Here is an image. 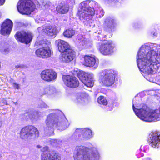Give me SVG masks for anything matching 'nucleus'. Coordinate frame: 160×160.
Wrapping results in <instances>:
<instances>
[{
  "label": "nucleus",
  "mask_w": 160,
  "mask_h": 160,
  "mask_svg": "<svg viewBox=\"0 0 160 160\" xmlns=\"http://www.w3.org/2000/svg\"><path fill=\"white\" fill-rule=\"evenodd\" d=\"M13 86L14 88L17 89L19 88V84L16 83H13Z\"/></svg>",
  "instance_id": "nucleus-37"
},
{
  "label": "nucleus",
  "mask_w": 160,
  "mask_h": 160,
  "mask_svg": "<svg viewBox=\"0 0 160 160\" xmlns=\"http://www.w3.org/2000/svg\"><path fill=\"white\" fill-rule=\"evenodd\" d=\"M41 78L43 81L50 82L55 80L57 77V73L51 69H46L42 71L40 74Z\"/></svg>",
  "instance_id": "nucleus-12"
},
{
  "label": "nucleus",
  "mask_w": 160,
  "mask_h": 160,
  "mask_svg": "<svg viewBox=\"0 0 160 160\" xmlns=\"http://www.w3.org/2000/svg\"><path fill=\"white\" fill-rule=\"evenodd\" d=\"M157 33L156 30L152 31L151 32V35L153 36H156Z\"/></svg>",
  "instance_id": "nucleus-36"
},
{
  "label": "nucleus",
  "mask_w": 160,
  "mask_h": 160,
  "mask_svg": "<svg viewBox=\"0 0 160 160\" xmlns=\"http://www.w3.org/2000/svg\"><path fill=\"white\" fill-rule=\"evenodd\" d=\"M13 27L12 22L8 19L2 23L0 31V34L2 35H9L10 34Z\"/></svg>",
  "instance_id": "nucleus-16"
},
{
  "label": "nucleus",
  "mask_w": 160,
  "mask_h": 160,
  "mask_svg": "<svg viewBox=\"0 0 160 160\" xmlns=\"http://www.w3.org/2000/svg\"><path fill=\"white\" fill-rule=\"evenodd\" d=\"M41 108H47L48 106L43 102L42 101L40 104L39 105Z\"/></svg>",
  "instance_id": "nucleus-35"
},
{
  "label": "nucleus",
  "mask_w": 160,
  "mask_h": 160,
  "mask_svg": "<svg viewBox=\"0 0 160 160\" xmlns=\"http://www.w3.org/2000/svg\"><path fill=\"white\" fill-rule=\"evenodd\" d=\"M61 114L62 115L61 111L56 110L48 116L46 121V126L44 128L46 132L52 131V125L60 130H63L68 128L69 124L65 117L63 115L62 117H59Z\"/></svg>",
  "instance_id": "nucleus-3"
},
{
  "label": "nucleus",
  "mask_w": 160,
  "mask_h": 160,
  "mask_svg": "<svg viewBox=\"0 0 160 160\" xmlns=\"http://www.w3.org/2000/svg\"><path fill=\"white\" fill-rule=\"evenodd\" d=\"M34 3L39 8L40 5L37 0H20L17 4V9L21 14L30 15L35 8Z\"/></svg>",
  "instance_id": "nucleus-6"
},
{
  "label": "nucleus",
  "mask_w": 160,
  "mask_h": 160,
  "mask_svg": "<svg viewBox=\"0 0 160 160\" xmlns=\"http://www.w3.org/2000/svg\"><path fill=\"white\" fill-rule=\"evenodd\" d=\"M98 102L99 104L103 106H106L108 104L107 100L103 96H100L98 98Z\"/></svg>",
  "instance_id": "nucleus-28"
},
{
  "label": "nucleus",
  "mask_w": 160,
  "mask_h": 160,
  "mask_svg": "<svg viewBox=\"0 0 160 160\" xmlns=\"http://www.w3.org/2000/svg\"><path fill=\"white\" fill-rule=\"evenodd\" d=\"M99 157V153L94 147L90 150L82 146L77 147L73 155L75 160H98Z\"/></svg>",
  "instance_id": "nucleus-4"
},
{
  "label": "nucleus",
  "mask_w": 160,
  "mask_h": 160,
  "mask_svg": "<svg viewBox=\"0 0 160 160\" xmlns=\"http://www.w3.org/2000/svg\"><path fill=\"white\" fill-rule=\"evenodd\" d=\"M74 135L76 136V139L78 138L89 139L92 136L91 130L88 128L77 129L74 133Z\"/></svg>",
  "instance_id": "nucleus-13"
},
{
  "label": "nucleus",
  "mask_w": 160,
  "mask_h": 160,
  "mask_svg": "<svg viewBox=\"0 0 160 160\" xmlns=\"http://www.w3.org/2000/svg\"><path fill=\"white\" fill-rule=\"evenodd\" d=\"M95 11H96V14L98 15L100 17H102L104 15V12L101 8L99 7L97 9V10Z\"/></svg>",
  "instance_id": "nucleus-30"
},
{
  "label": "nucleus",
  "mask_w": 160,
  "mask_h": 160,
  "mask_svg": "<svg viewBox=\"0 0 160 160\" xmlns=\"http://www.w3.org/2000/svg\"><path fill=\"white\" fill-rule=\"evenodd\" d=\"M37 112H34L32 111H30L28 113L29 117L31 119H36L37 118V117L35 115V114H37Z\"/></svg>",
  "instance_id": "nucleus-31"
},
{
  "label": "nucleus",
  "mask_w": 160,
  "mask_h": 160,
  "mask_svg": "<svg viewBox=\"0 0 160 160\" xmlns=\"http://www.w3.org/2000/svg\"><path fill=\"white\" fill-rule=\"evenodd\" d=\"M69 6L64 2H62L58 4L56 8L57 12L61 14H65L69 10Z\"/></svg>",
  "instance_id": "nucleus-24"
},
{
  "label": "nucleus",
  "mask_w": 160,
  "mask_h": 160,
  "mask_svg": "<svg viewBox=\"0 0 160 160\" xmlns=\"http://www.w3.org/2000/svg\"><path fill=\"white\" fill-rule=\"evenodd\" d=\"M5 0H0V6L2 5L4 3Z\"/></svg>",
  "instance_id": "nucleus-39"
},
{
  "label": "nucleus",
  "mask_w": 160,
  "mask_h": 160,
  "mask_svg": "<svg viewBox=\"0 0 160 160\" xmlns=\"http://www.w3.org/2000/svg\"><path fill=\"white\" fill-rule=\"evenodd\" d=\"M15 37L18 41L26 44L29 43L32 40V38L31 32L24 31L18 32L15 35Z\"/></svg>",
  "instance_id": "nucleus-11"
},
{
  "label": "nucleus",
  "mask_w": 160,
  "mask_h": 160,
  "mask_svg": "<svg viewBox=\"0 0 160 160\" xmlns=\"http://www.w3.org/2000/svg\"><path fill=\"white\" fill-rule=\"evenodd\" d=\"M55 92V88L53 87L48 86L44 88L42 93L43 95H51L54 93Z\"/></svg>",
  "instance_id": "nucleus-26"
},
{
  "label": "nucleus",
  "mask_w": 160,
  "mask_h": 160,
  "mask_svg": "<svg viewBox=\"0 0 160 160\" xmlns=\"http://www.w3.org/2000/svg\"><path fill=\"white\" fill-rule=\"evenodd\" d=\"M115 20L112 18L108 17L105 19L104 23V28L107 30H112L115 25Z\"/></svg>",
  "instance_id": "nucleus-23"
},
{
  "label": "nucleus",
  "mask_w": 160,
  "mask_h": 160,
  "mask_svg": "<svg viewBox=\"0 0 160 160\" xmlns=\"http://www.w3.org/2000/svg\"><path fill=\"white\" fill-rule=\"evenodd\" d=\"M38 30V31L42 30L43 32L50 36L56 35L58 33L56 27L54 25L48 26L43 28H39Z\"/></svg>",
  "instance_id": "nucleus-20"
},
{
  "label": "nucleus",
  "mask_w": 160,
  "mask_h": 160,
  "mask_svg": "<svg viewBox=\"0 0 160 160\" xmlns=\"http://www.w3.org/2000/svg\"><path fill=\"white\" fill-rule=\"evenodd\" d=\"M56 42L58 43V50L61 52H68L69 50H72L68 43L64 40L59 39Z\"/></svg>",
  "instance_id": "nucleus-22"
},
{
  "label": "nucleus",
  "mask_w": 160,
  "mask_h": 160,
  "mask_svg": "<svg viewBox=\"0 0 160 160\" xmlns=\"http://www.w3.org/2000/svg\"><path fill=\"white\" fill-rule=\"evenodd\" d=\"M112 110V108H111L110 109H109L108 110L110 111V110Z\"/></svg>",
  "instance_id": "nucleus-42"
},
{
  "label": "nucleus",
  "mask_w": 160,
  "mask_h": 160,
  "mask_svg": "<svg viewBox=\"0 0 160 160\" xmlns=\"http://www.w3.org/2000/svg\"><path fill=\"white\" fill-rule=\"evenodd\" d=\"M37 147L38 148H40L41 147V146L40 145H37Z\"/></svg>",
  "instance_id": "nucleus-41"
},
{
  "label": "nucleus",
  "mask_w": 160,
  "mask_h": 160,
  "mask_svg": "<svg viewBox=\"0 0 160 160\" xmlns=\"http://www.w3.org/2000/svg\"><path fill=\"white\" fill-rule=\"evenodd\" d=\"M24 67V66L22 64L18 65L15 66V68H22Z\"/></svg>",
  "instance_id": "nucleus-38"
},
{
  "label": "nucleus",
  "mask_w": 160,
  "mask_h": 160,
  "mask_svg": "<svg viewBox=\"0 0 160 160\" xmlns=\"http://www.w3.org/2000/svg\"><path fill=\"white\" fill-rule=\"evenodd\" d=\"M137 61L141 72L148 75L154 73V67L160 63V46L153 43L142 45L138 53Z\"/></svg>",
  "instance_id": "nucleus-1"
},
{
  "label": "nucleus",
  "mask_w": 160,
  "mask_h": 160,
  "mask_svg": "<svg viewBox=\"0 0 160 160\" xmlns=\"http://www.w3.org/2000/svg\"><path fill=\"white\" fill-rule=\"evenodd\" d=\"M39 135L38 129L32 126L23 128L20 132V137L25 140L34 139L38 137Z\"/></svg>",
  "instance_id": "nucleus-7"
},
{
  "label": "nucleus",
  "mask_w": 160,
  "mask_h": 160,
  "mask_svg": "<svg viewBox=\"0 0 160 160\" xmlns=\"http://www.w3.org/2000/svg\"><path fill=\"white\" fill-rule=\"evenodd\" d=\"M69 8L73 6L75 3V1L74 0H67V3Z\"/></svg>",
  "instance_id": "nucleus-32"
},
{
  "label": "nucleus",
  "mask_w": 160,
  "mask_h": 160,
  "mask_svg": "<svg viewBox=\"0 0 160 160\" xmlns=\"http://www.w3.org/2000/svg\"><path fill=\"white\" fill-rule=\"evenodd\" d=\"M100 74L99 81L101 84L109 86L114 83L115 79L114 75L111 70H103Z\"/></svg>",
  "instance_id": "nucleus-8"
},
{
  "label": "nucleus",
  "mask_w": 160,
  "mask_h": 160,
  "mask_svg": "<svg viewBox=\"0 0 160 160\" xmlns=\"http://www.w3.org/2000/svg\"><path fill=\"white\" fill-rule=\"evenodd\" d=\"M35 53L38 57L44 58L50 57L52 54V51L48 46L37 49Z\"/></svg>",
  "instance_id": "nucleus-18"
},
{
  "label": "nucleus",
  "mask_w": 160,
  "mask_h": 160,
  "mask_svg": "<svg viewBox=\"0 0 160 160\" xmlns=\"http://www.w3.org/2000/svg\"><path fill=\"white\" fill-rule=\"evenodd\" d=\"M132 108L136 115L143 121L151 122L160 120L159 110L150 109L143 103L139 104L138 101H136V97L133 100Z\"/></svg>",
  "instance_id": "nucleus-2"
},
{
  "label": "nucleus",
  "mask_w": 160,
  "mask_h": 160,
  "mask_svg": "<svg viewBox=\"0 0 160 160\" xmlns=\"http://www.w3.org/2000/svg\"><path fill=\"white\" fill-rule=\"evenodd\" d=\"M99 63L98 59L94 57L89 56L84 57V65L86 66L89 67H93L96 68L98 67Z\"/></svg>",
  "instance_id": "nucleus-19"
},
{
  "label": "nucleus",
  "mask_w": 160,
  "mask_h": 160,
  "mask_svg": "<svg viewBox=\"0 0 160 160\" xmlns=\"http://www.w3.org/2000/svg\"><path fill=\"white\" fill-rule=\"evenodd\" d=\"M148 141L152 147L158 148L160 147V134L153 133L149 135Z\"/></svg>",
  "instance_id": "nucleus-17"
},
{
  "label": "nucleus",
  "mask_w": 160,
  "mask_h": 160,
  "mask_svg": "<svg viewBox=\"0 0 160 160\" xmlns=\"http://www.w3.org/2000/svg\"><path fill=\"white\" fill-rule=\"evenodd\" d=\"M89 6L91 7L95 8V10H97V9H98L99 7L98 6V3L95 1H89Z\"/></svg>",
  "instance_id": "nucleus-29"
},
{
  "label": "nucleus",
  "mask_w": 160,
  "mask_h": 160,
  "mask_svg": "<svg viewBox=\"0 0 160 160\" xmlns=\"http://www.w3.org/2000/svg\"><path fill=\"white\" fill-rule=\"evenodd\" d=\"M62 78L64 84L68 87L75 88L79 85V81L75 77L64 75L62 76Z\"/></svg>",
  "instance_id": "nucleus-14"
},
{
  "label": "nucleus",
  "mask_w": 160,
  "mask_h": 160,
  "mask_svg": "<svg viewBox=\"0 0 160 160\" xmlns=\"http://www.w3.org/2000/svg\"><path fill=\"white\" fill-rule=\"evenodd\" d=\"M3 122L2 120L0 118V128L1 127Z\"/></svg>",
  "instance_id": "nucleus-40"
},
{
  "label": "nucleus",
  "mask_w": 160,
  "mask_h": 160,
  "mask_svg": "<svg viewBox=\"0 0 160 160\" xmlns=\"http://www.w3.org/2000/svg\"><path fill=\"white\" fill-rule=\"evenodd\" d=\"M0 50L2 53L5 54H7L9 52L8 48L4 47H1Z\"/></svg>",
  "instance_id": "nucleus-33"
},
{
  "label": "nucleus",
  "mask_w": 160,
  "mask_h": 160,
  "mask_svg": "<svg viewBox=\"0 0 160 160\" xmlns=\"http://www.w3.org/2000/svg\"><path fill=\"white\" fill-rule=\"evenodd\" d=\"M43 4L46 8H48L51 5V3L49 1H46Z\"/></svg>",
  "instance_id": "nucleus-34"
},
{
  "label": "nucleus",
  "mask_w": 160,
  "mask_h": 160,
  "mask_svg": "<svg viewBox=\"0 0 160 160\" xmlns=\"http://www.w3.org/2000/svg\"><path fill=\"white\" fill-rule=\"evenodd\" d=\"M75 56V52L72 50H69L61 54L60 59L63 62H68L72 60Z\"/></svg>",
  "instance_id": "nucleus-21"
},
{
  "label": "nucleus",
  "mask_w": 160,
  "mask_h": 160,
  "mask_svg": "<svg viewBox=\"0 0 160 160\" xmlns=\"http://www.w3.org/2000/svg\"><path fill=\"white\" fill-rule=\"evenodd\" d=\"M44 152L41 154V160H61V158L59 154L53 152H46L44 151L47 150V147L43 148Z\"/></svg>",
  "instance_id": "nucleus-15"
},
{
  "label": "nucleus",
  "mask_w": 160,
  "mask_h": 160,
  "mask_svg": "<svg viewBox=\"0 0 160 160\" xmlns=\"http://www.w3.org/2000/svg\"><path fill=\"white\" fill-rule=\"evenodd\" d=\"M84 93H79L77 94L76 98L74 100L75 102L77 104H81L84 103Z\"/></svg>",
  "instance_id": "nucleus-25"
},
{
  "label": "nucleus",
  "mask_w": 160,
  "mask_h": 160,
  "mask_svg": "<svg viewBox=\"0 0 160 160\" xmlns=\"http://www.w3.org/2000/svg\"><path fill=\"white\" fill-rule=\"evenodd\" d=\"M99 51L104 55H109L113 52L114 46L111 41H103L99 43Z\"/></svg>",
  "instance_id": "nucleus-10"
},
{
  "label": "nucleus",
  "mask_w": 160,
  "mask_h": 160,
  "mask_svg": "<svg viewBox=\"0 0 160 160\" xmlns=\"http://www.w3.org/2000/svg\"><path fill=\"white\" fill-rule=\"evenodd\" d=\"M95 14L94 9L89 6V1H83L80 3V8L78 14L80 20L82 21L87 26H93L94 21L92 20Z\"/></svg>",
  "instance_id": "nucleus-5"
},
{
  "label": "nucleus",
  "mask_w": 160,
  "mask_h": 160,
  "mask_svg": "<svg viewBox=\"0 0 160 160\" xmlns=\"http://www.w3.org/2000/svg\"><path fill=\"white\" fill-rule=\"evenodd\" d=\"M80 80L85 85L88 87H92L94 84L93 75L83 71H80L78 74Z\"/></svg>",
  "instance_id": "nucleus-9"
},
{
  "label": "nucleus",
  "mask_w": 160,
  "mask_h": 160,
  "mask_svg": "<svg viewBox=\"0 0 160 160\" xmlns=\"http://www.w3.org/2000/svg\"><path fill=\"white\" fill-rule=\"evenodd\" d=\"M75 33V31L71 28L65 30L63 32V36L66 38H71Z\"/></svg>",
  "instance_id": "nucleus-27"
}]
</instances>
